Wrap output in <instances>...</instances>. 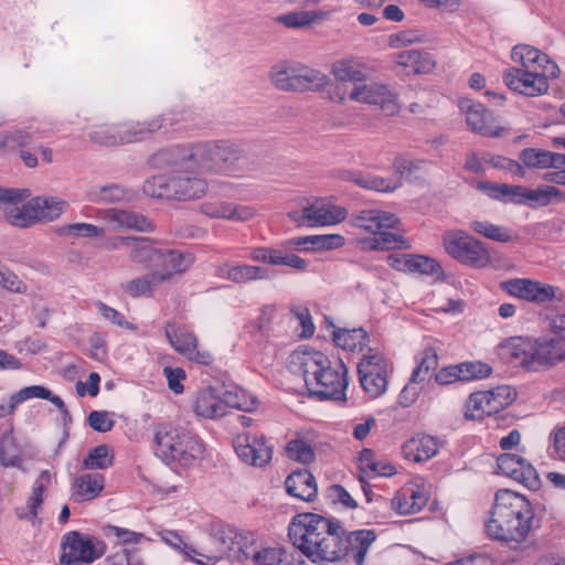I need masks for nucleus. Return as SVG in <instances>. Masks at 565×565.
I'll use <instances>...</instances> for the list:
<instances>
[{
    "instance_id": "nucleus-60",
    "label": "nucleus",
    "mask_w": 565,
    "mask_h": 565,
    "mask_svg": "<svg viewBox=\"0 0 565 565\" xmlns=\"http://www.w3.org/2000/svg\"><path fill=\"white\" fill-rule=\"evenodd\" d=\"M440 271V265L435 259L411 254L408 273L438 275Z\"/></svg>"
},
{
    "instance_id": "nucleus-17",
    "label": "nucleus",
    "mask_w": 565,
    "mask_h": 565,
    "mask_svg": "<svg viewBox=\"0 0 565 565\" xmlns=\"http://www.w3.org/2000/svg\"><path fill=\"white\" fill-rule=\"evenodd\" d=\"M547 71L508 70L503 79L507 86L525 96H540L548 90L547 78L551 77Z\"/></svg>"
},
{
    "instance_id": "nucleus-31",
    "label": "nucleus",
    "mask_w": 565,
    "mask_h": 565,
    "mask_svg": "<svg viewBox=\"0 0 565 565\" xmlns=\"http://www.w3.org/2000/svg\"><path fill=\"white\" fill-rule=\"evenodd\" d=\"M331 74L342 89V95H347L351 87L359 86L366 79V74L361 65L352 60L337 61L331 68Z\"/></svg>"
},
{
    "instance_id": "nucleus-3",
    "label": "nucleus",
    "mask_w": 565,
    "mask_h": 565,
    "mask_svg": "<svg viewBox=\"0 0 565 565\" xmlns=\"http://www.w3.org/2000/svg\"><path fill=\"white\" fill-rule=\"evenodd\" d=\"M288 369L303 377L311 396L334 401L345 397L348 369L342 361H331L322 352L303 349L289 355Z\"/></svg>"
},
{
    "instance_id": "nucleus-27",
    "label": "nucleus",
    "mask_w": 565,
    "mask_h": 565,
    "mask_svg": "<svg viewBox=\"0 0 565 565\" xmlns=\"http://www.w3.org/2000/svg\"><path fill=\"white\" fill-rule=\"evenodd\" d=\"M201 212L212 218H222L234 222H244L255 215V211L247 205H239L224 201H207L200 206Z\"/></svg>"
},
{
    "instance_id": "nucleus-4",
    "label": "nucleus",
    "mask_w": 565,
    "mask_h": 565,
    "mask_svg": "<svg viewBox=\"0 0 565 565\" xmlns=\"http://www.w3.org/2000/svg\"><path fill=\"white\" fill-rule=\"evenodd\" d=\"M533 519V507L525 495L500 489L495 492L486 531L494 540L520 544L529 536Z\"/></svg>"
},
{
    "instance_id": "nucleus-52",
    "label": "nucleus",
    "mask_w": 565,
    "mask_h": 565,
    "mask_svg": "<svg viewBox=\"0 0 565 565\" xmlns=\"http://www.w3.org/2000/svg\"><path fill=\"white\" fill-rule=\"evenodd\" d=\"M256 558L257 565H296L295 553L279 547L265 548Z\"/></svg>"
},
{
    "instance_id": "nucleus-39",
    "label": "nucleus",
    "mask_w": 565,
    "mask_h": 565,
    "mask_svg": "<svg viewBox=\"0 0 565 565\" xmlns=\"http://www.w3.org/2000/svg\"><path fill=\"white\" fill-rule=\"evenodd\" d=\"M521 162L530 169H548L565 166V154L527 148L520 153Z\"/></svg>"
},
{
    "instance_id": "nucleus-7",
    "label": "nucleus",
    "mask_w": 565,
    "mask_h": 565,
    "mask_svg": "<svg viewBox=\"0 0 565 565\" xmlns=\"http://www.w3.org/2000/svg\"><path fill=\"white\" fill-rule=\"evenodd\" d=\"M398 217L391 212L381 210L362 211L356 216L354 226L372 234V236L359 238L358 246L365 252L409 248L411 244L406 238L390 232L398 225Z\"/></svg>"
},
{
    "instance_id": "nucleus-47",
    "label": "nucleus",
    "mask_w": 565,
    "mask_h": 565,
    "mask_svg": "<svg viewBox=\"0 0 565 565\" xmlns=\"http://www.w3.org/2000/svg\"><path fill=\"white\" fill-rule=\"evenodd\" d=\"M225 411L227 407L252 412L256 408V399L241 387L227 390L222 395Z\"/></svg>"
},
{
    "instance_id": "nucleus-56",
    "label": "nucleus",
    "mask_w": 565,
    "mask_h": 565,
    "mask_svg": "<svg viewBox=\"0 0 565 565\" xmlns=\"http://www.w3.org/2000/svg\"><path fill=\"white\" fill-rule=\"evenodd\" d=\"M471 228L476 233L495 242L507 243L511 241V234L508 228L487 221H473L471 222Z\"/></svg>"
},
{
    "instance_id": "nucleus-48",
    "label": "nucleus",
    "mask_w": 565,
    "mask_h": 565,
    "mask_svg": "<svg viewBox=\"0 0 565 565\" xmlns=\"http://www.w3.org/2000/svg\"><path fill=\"white\" fill-rule=\"evenodd\" d=\"M103 532L106 537H114L117 544L125 546L139 545L143 542L150 541L143 533L135 532L117 525H106L104 526Z\"/></svg>"
},
{
    "instance_id": "nucleus-26",
    "label": "nucleus",
    "mask_w": 565,
    "mask_h": 565,
    "mask_svg": "<svg viewBox=\"0 0 565 565\" xmlns=\"http://www.w3.org/2000/svg\"><path fill=\"white\" fill-rule=\"evenodd\" d=\"M215 275L218 278L239 285L270 278L268 269L264 267L246 264L231 265L228 263L217 265Z\"/></svg>"
},
{
    "instance_id": "nucleus-29",
    "label": "nucleus",
    "mask_w": 565,
    "mask_h": 565,
    "mask_svg": "<svg viewBox=\"0 0 565 565\" xmlns=\"http://www.w3.org/2000/svg\"><path fill=\"white\" fill-rule=\"evenodd\" d=\"M288 494L305 502H311L317 498L318 487L313 475L309 470H296L285 481Z\"/></svg>"
},
{
    "instance_id": "nucleus-36",
    "label": "nucleus",
    "mask_w": 565,
    "mask_h": 565,
    "mask_svg": "<svg viewBox=\"0 0 565 565\" xmlns=\"http://www.w3.org/2000/svg\"><path fill=\"white\" fill-rule=\"evenodd\" d=\"M328 84V77L322 72L306 65H292V90H318Z\"/></svg>"
},
{
    "instance_id": "nucleus-9",
    "label": "nucleus",
    "mask_w": 565,
    "mask_h": 565,
    "mask_svg": "<svg viewBox=\"0 0 565 565\" xmlns=\"http://www.w3.org/2000/svg\"><path fill=\"white\" fill-rule=\"evenodd\" d=\"M443 243L446 252L465 265L484 268L492 262L487 246L463 231L446 232Z\"/></svg>"
},
{
    "instance_id": "nucleus-44",
    "label": "nucleus",
    "mask_w": 565,
    "mask_h": 565,
    "mask_svg": "<svg viewBox=\"0 0 565 565\" xmlns=\"http://www.w3.org/2000/svg\"><path fill=\"white\" fill-rule=\"evenodd\" d=\"M438 366V355L433 348L424 349L418 356L417 366L412 377L414 382L425 383L428 381Z\"/></svg>"
},
{
    "instance_id": "nucleus-40",
    "label": "nucleus",
    "mask_w": 565,
    "mask_h": 565,
    "mask_svg": "<svg viewBox=\"0 0 565 565\" xmlns=\"http://www.w3.org/2000/svg\"><path fill=\"white\" fill-rule=\"evenodd\" d=\"M127 256L134 264L152 268L159 256V248L151 238L134 236Z\"/></svg>"
},
{
    "instance_id": "nucleus-35",
    "label": "nucleus",
    "mask_w": 565,
    "mask_h": 565,
    "mask_svg": "<svg viewBox=\"0 0 565 565\" xmlns=\"http://www.w3.org/2000/svg\"><path fill=\"white\" fill-rule=\"evenodd\" d=\"M106 218L118 230H132L137 232H152L151 221L142 214L129 210L109 209Z\"/></svg>"
},
{
    "instance_id": "nucleus-50",
    "label": "nucleus",
    "mask_w": 565,
    "mask_h": 565,
    "mask_svg": "<svg viewBox=\"0 0 565 565\" xmlns=\"http://www.w3.org/2000/svg\"><path fill=\"white\" fill-rule=\"evenodd\" d=\"M356 184L364 189L374 190L377 192L390 193L402 186L401 179L383 178V177H358L353 180Z\"/></svg>"
},
{
    "instance_id": "nucleus-58",
    "label": "nucleus",
    "mask_w": 565,
    "mask_h": 565,
    "mask_svg": "<svg viewBox=\"0 0 565 565\" xmlns=\"http://www.w3.org/2000/svg\"><path fill=\"white\" fill-rule=\"evenodd\" d=\"M527 199L529 201L545 206L553 200L565 201V192L554 185H541L534 190L529 189Z\"/></svg>"
},
{
    "instance_id": "nucleus-14",
    "label": "nucleus",
    "mask_w": 565,
    "mask_h": 565,
    "mask_svg": "<svg viewBox=\"0 0 565 565\" xmlns=\"http://www.w3.org/2000/svg\"><path fill=\"white\" fill-rule=\"evenodd\" d=\"M510 296L534 303L564 301V292L555 286L527 278H514L501 284Z\"/></svg>"
},
{
    "instance_id": "nucleus-46",
    "label": "nucleus",
    "mask_w": 565,
    "mask_h": 565,
    "mask_svg": "<svg viewBox=\"0 0 565 565\" xmlns=\"http://www.w3.org/2000/svg\"><path fill=\"white\" fill-rule=\"evenodd\" d=\"M161 285L156 275L151 271L141 277L131 279L122 285V290L130 297L151 296Z\"/></svg>"
},
{
    "instance_id": "nucleus-11",
    "label": "nucleus",
    "mask_w": 565,
    "mask_h": 565,
    "mask_svg": "<svg viewBox=\"0 0 565 565\" xmlns=\"http://www.w3.org/2000/svg\"><path fill=\"white\" fill-rule=\"evenodd\" d=\"M62 550V564H90L105 554L106 544L97 537L73 531L64 535Z\"/></svg>"
},
{
    "instance_id": "nucleus-2",
    "label": "nucleus",
    "mask_w": 565,
    "mask_h": 565,
    "mask_svg": "<svg viewBox=\"0 0 565 565\" xmlns=\"http://www.w3.org/2000/svg\"><path fill=\"white\" fill-rule=\"evenodd\" d=\"M341 524L316 513H299L288 526L292 545L313 564L341 563Z\"/></svg>"
},
{
    "instance_id": "nucleus-1",
    "label": "nucleus",
    "mask_w": 565,
    "mask_h": 565,
    "mask_svg": "<svg viewBox=\"0 0 565 565\" xmlns=\"http://www.w3.org/2000/svg\"><path fill=\"white\" fill-rule=\"evenodd\" d=\"M243 151L228 140H211L199 143L177 145L159 150L152 156L156 168H178L213 174H233L238 170Z\"/></svg>"
},
{
    "instance_id": "nucleus-59",
    "label": "nucleus",
    "mask_w": 565,
    "mask_h": 565,
    "mask_svg": "<svg viewBox=\"0 0 565 565\" xmlns=\"http://www.w3.org/2000/svg\"><path fill=\"white\" fill-rule=\"evenodd\" d=\"M228 550L233 557L237 558L238 561L248 559L252 557L255 561V564L257 565V558L256 555L260 554V552H256L253 544L247 541V537L243 536L242 534H236L234 539L232 540L231 546H228Z\"/></svg>"
},
{
    "instance_id": "nucleus-13",
    "label": "nucleus",
    "mask_w": 565,
    "mask_h": 565,
    "mask_svg": "<svg viewBox=\"0 0 565 565\" xmlns=\"http://www.w3.org/2000/svg\"><path fill=\"white\" fill-rule=\"evenodd\" d=\"M359 380L364 392L376 398L387 388L388 363L384 355L370 350L358 364Z\"/></svg>"
},
{
    "instance_id": "nucleus-37",
    "label": "nucleus",
    "mask_w": 565,
    "mask_h": 565,
    "mask_svg": "<svg viewBox=\"0 0 565 565\" xmlns=\"http://www.w3.org/2000/svg\"><path fill=\"white\" fill-rule=\"evenodd\" d=\"M478 189L489 198L501 200L505 203L524 204L529 202V189L521 185L494 184L480 182Z\"/></svg>"
},
{
    "instance_id": "nucleus-55",
    "label": "nucleus",
    "mask_w": 565,
    "mask_h": 565,
    "mask_svg": "<svg viewBox=\"0 0 565 565\" xmlns=\"http://www.w3.org/2000/svg\"><path fill=\"white\" fill-rule=\"evenodd\" d=\"M311 244L317 249H335L345 244V239L340 234L311 235L297 241V246Z\"/></svg>"
},
{
    "instance_id": "nucleus-54",
    "label": "nucleus",
    "mask_w": 565,
    "mask_h": 565,
    "mask_svg": "<svg viewBox=\"0 0 565 565\" xmlns=\"http://www.w3.org/2000/svg\"><path fill=\"white\" fill-rule=\"evenodd\" d=\"M58 234L70 238H93L104 235V230L89 223H73L60 227Z\"/></svg>"
},
{
    "instance_id": "nucleus-45",
    "label": "nucleus",
    "mask_w": 565,
    "mask_h": 565,
    "mask_svg": "<svg viewBox=\"0 0 565 565\" xmlns=\"http://www.w3.org/2000/svg\"><path fill=\"white\" fill-rule=\"evenodd\" d=\"M286 456L301 465H310L316 459L313 447L301 437L290 439L285 447Z\"/></svg>"
},
{
    "instance_id": "nucleus-30",
    "label": "nucleus",
    "mask_w": 565,
    "mask_h": 565,
    "mask_svg": "<svg viewBox=\"0 0 565 565\" xmlns=\"http://www.w3.org/2000/svg\"><path fill=\"white\" fill-rule=\"evenodd\" d=\"M105 488V477L98 472H86L77 476L72 486V498L76 502L96 499Z\"/></svg>"
},
{
    "instance_id": "nucleus-42",
    "label": "nucleus",
    "mask_w": 565,
    "mask_h": 565,
    "mask_svg": "<svg viewBox=\"0 0 565 565\" xmlns=\"http://www.w3.org/2000/svg\"><path fill=\"white\" fill-rule=\"evenodd\" d=\"M337 347L347 351H362L367 345V333L364 329H339L333 331Z\"/></svg>"
},
{
    "instance_id": "nucleus-19",
    "label": "nucleus",
    "mask_w": 565,
    "mask_h": 565,
    "mask_svg": "<svg viewBox=\"0 0 565 565\" xmlns=\"http://www.w3.org/2000/svg\"><path fill=\"white\" fill-rule=\"evenodd\" d=\"M500 473L522 483L531 490H537L541 480L530 461L515 454H503L497 460Z\"/></svg>"
},
{
    "instance_id": "nucleus-22",
    "label": "nucleus",
    "mask_w": 565,
    "mask_h": 565,
    "mask_svg": "<svg viewBox=\"0 0 565 565\" xmlns=\"http://www.w3.org/2000/svg\"><path fill=\"white\" fill-rule=\"evenodd\" d=\"M429 495V486L423 480L411 482L394 495L391 503L392 509L399 514L417 513L427 504Z\"/></svg>"
},
{
    "instance_id": "nucleus-33",
    "label": "nucleus",
    "mask_w": 565,
    "mask_h": 565,
    "mask_svg": "<svg viewBox=\"0 0 565 565\" xmlns=\"http://www.w3.org/2000/svg\"><path fill=\"white\" fill-rule=\"evenodd\" d=\"M490 369L482 363H461L440 370L436 373V382L447 385L456 381H468L489 374Z\"/></svg>"
},
{
    "instance_id": "nucleus-32",
    "label": "nucleus",
    "mask_w": 565,
    "mask_h": 565,
    "mask_svg": "<svg viewBox=\"0 0 565 565\" xmlns=\"http://www.w3.org/2000/svg\"><path fill=\"white\" fill-rule=\"evenodd\" d=\"M402 452L408 461H427L438 452V441L429 435H417L404 443Z\"/></svg>"
},
{
    "instance_id": "nucleus-57",
    "label": "nucleus",
    "mask_w": 565,
    "mask_h": 565,
    "mask_svg": "<svg viewBox=\"0 0 565 565\" xmlns=\"http://www.w3.org/2000/svg\"><path fill=\"white\" fill-rule=\"evenodd\" d=\"M0 461L6 467H19L21 463L20 450L11 434H6L0 439Z\"/></svg>"
},
{
    "instance_id": "nucleus-28",
    "label": "nucleus",
    "mask_w": 565,
    "mask_h": 565,
    "mask_svg": "<svg viewBox=\"0 0 565 565\" xmlns=\"http://www.w3.org/2000/svg\"><path fill=\"white\" fill-rule=\"evenodd\" d=\"M158 535L167 545L179 551L200 565H213L218 559V555L215 553L203 552L188 544L175 531L162 530Z\"/></svg>"
},
{
    "instance_id": "nucleus-49",
    "label": "nucleus",
    "mask_w": 565,
    "mask_h": 565,
    "mask_svg": "<svg viewBox=\"0 0 565 565\" xmlns=\"http://www.w3.org/2000/svg\"><path fill=\"white\" fill-rule=\"evenodd\" d=\"M426 162L424 160L414 159L406 154H398L393 161V169L401 179L411 180L417 178L424 170Z\"/></svg>"
},
{
    "instance_id": "nucleus-6",
    "label": "nucleus",
    "mask_w": 565,
    "mask_h": 565,
    "mask_svg": "<svg viewBox=\"0 0 565 565\" xmlns=\"http://www.w3.org/2000/svg\"><path fill=\"white\" fill-rule=\"evenodd\" d=\"M156 454L162 460L192 467L200 462L205 452L203 441L190 430L163 424L154 433Z\"/></svg>"
},
{
    "instance_id": "nucleus-64",
    "label": "nucleus",
    "mask_w": 565,
    "mask_h": 565,
    "mask_svg": "<svg viewBox=\"0 0 565 565\" xmlns=\"http://www.w3.org/2000/svg\"><path fill=\"white\" fill-rule=\"evenodd\" d=\"M375 455L370 449H363L359 456L360 481L364 482L365 479L373 478L375 466Z\"/></svg>"
},
{
    "instance_id": "nucleus-21",
    "label": "nucleus",
    "mask_w": 565,
    "mask_h": 565,
    "mask_svg": "<svg viewBox=\"0 0 565 565\" xmlns=\"http://www.w3.org/2000/svg\"><path fill=\"white\" fill-rule=\"evenodd\" d=\"M459 108L472 131L487 137H500L502 135L503 128L495 122L493 116L480 103L462 98L459 100Z\"/></svg>"
},
{
    "instance_id": "nucleus-23",
    "label": "nucleus",
    "mask_w": 565,
    "mask_h": 565,
    "mask_svg": "<svg viewBox=\"0 0 565 565\" xmlns=\"http://www.w3.org/2000/svg\"><path fill=\"white\" fill-rule=\"evenodd\" d=\"M511 57L518 67L512 70H529V71H547L551 77H556L559 70L557 65L552 62L548 56L536 47L526 44L515 45L512 50Z\"/></svg>"
},
{
    "instance_id": "nucleus-51",
    "label": "nucleus",
    "mask_w": 565,
    "mask_h": 565,
    "mask_svg": "<svg viewBox=\"0 0 565 565\" xmlns=\"http://www.w3.org/2000/svg\"><path fill=\"white\" fill-rule=\"evenodd\" d=\"M167 337L175 351L184 356H188L198 345L196 337L185 329L167 330Z\"/></svg>"
},
{
    "instance_id": "nucleus-10",
    "label": "nucleus",
    "mask_w": 565,
    "mask_h": 565,
    "mask_svg": "<svg viewBox=\"0 0 565 565\" xmlns=\"http://www.w3.org/2000/svg\"><path fill=\"white\" fill-rule=\"evenodd\" d=\"M340 100L374 105L386 116H394L401 109L397 94L392 88L377 82L367 83L366 79L359 86L351 87L347 95H340Z\"/></svg>"
},
{
    "instance_id": "nucleus-12",
    "label": "nucleus",
    "mask_w": 565,
    "mask_h": 565,
    "mask_svg": "<svg viewBox=\"0 0 565 565\" xmlns=\"http://www.w3.org/2000/svg\"><path fill=\"white\" fill-rule=\"evenodd\" d=\"M515 398L511 386L501 385L490 391L472 393L465 404V415L468 419H482L509 406Z\"/></svg>"
},
{
    "instance_id": "nucleus-41",
    "label": "nucleus",
    "mask_w": 565,
    "mask_h": 565,
    "mask_svg": "<svg viewBox=\"0 0 565 565\" xmlns=\"http://www.w3.org/2000/svg\"><path fill=\"white\" fill-rule=\"evenodd\" d=\"M565 358V342L555 335L548 339L535 340V363L555 364Z\"/></svg>"
},
{
    "instance_id": "nucleus-53",
    "label": "nucleus",
    "mask_w": 565,
    "mask_h": 565,
    "mask_svg": "<svg viewBox=\"0 0 565 565\" xmlns=\"http://www.w3.org/2000/svg\"><path fill=\"white\" fill-rule=\"evenodd\" d=\"M113 454L106 445L93 448L83 460V467L88 470H103L113 465Z\"/></svg>"
},
{
    "instance_id": "nucleus-63",
    "label": "nucleus",
    "mask_w": 565,
    "mask_h": 565,
    "mask_svg": "<svg viewBox=\"0 0 565 565\" xmlns=\"http://www.w3.org/2000/svg\"><path fill=\"white\" fill-rule=\"evenodd\" d=\"M425 42V35L417 32V31H402L396 34H393L390 36L388 43L390 46L399 49L403 46L412 45L415 43H424Z\"/></svg>"
},
{
    "instance_id": "nucleus-25",
    "label": "nucleus",
    "mask_w": 565,
    "mask_h": 565,
    "mask_svg": "<svg viewBox=\"0 0 565 565\" xmlns=\"http://www.w3.org/2000/svg\"><path fill=\"white\" fill-rule=\"evenodd\" d=\"M303 218L311 226H330L347 217V210L330 202L317 201L302 210Z\"/></svg>"
},
{
    "instance_id": "nucleus-34",
    "label": "nucleus",
    "mask_w": 565,
    "mask_h": 565,
    "mask_svg": "<svg viewBox=\"0 0 565 565\" xmlns=\"http://www.w3.org/2000/svg\"><path fill=\"white\" fill-rule=\"evenodd\" d=\"M192 407L196 416L205 419H215L226 414L222 396L212 387L200 391Z\"/></svg>"
},
{
    "instance_id": "nucleus-38",
    "label": "nucleus",
    "mask_w": 565,
    "mask_h": 565,
    "mask_svg": "<svg viewBox=\"0 0 565 565\" xmlns=\"http://www.w3.org/2000/svg\"><path fill=\"white\" fill-rule=\"evenodd\" d=\"M394 62L406 74L429 73L435 67V61L428 53L417 50H406L394 55Z\"/></svg>"
},
{
    "instance_id": "nucleus-62",
    "label": "nucleus",
    "mask_w": 565,
    "mask_h": 565,
    "mask_svg": "<svg viewBox=\"0 0 565 565\" xmlns=\"http://www.w3.org/2000/svg\"><path fill=\"white\" fill-rule=\"evenodd\" d=\"M291 313L300 328V337L303 339L312 337L316 328L308 308L292 309Z\"/></svg>"
},
{
    "instance_id": "nucleus-18",
    "label": "nucleus",
    "mask_w": 565,
    "mask_h": 565,
    "mask_svg": "<svg viewBox=\"0 0 565 565\" xmlns=\"http://www.w3.org/2000/svg\"><path fill=\"white\" fill-rule=\"evenodd\" d=\"M341 537V562L351 557L356 565H364L365 556L377 535L374 530L361 529L355 531L340 530Z\"/></svg>"
},
{
    "instance_id": "nucleus-61",
    "label": "nucleus",
    "mask_w": 565,
    "mask_h": 565,
    "mask_svg": "<svg viewBox=\"0 0 565 565\" xmlns=\"http://www.w3.org/2000/svg\"><path fill=\"white\" fill-rule=\"evenodd\" d=\"M0 286L14 294H24L28 289L19 276L0 262Z\"/></svg>"
},
{
    "instance_id": "nucleus-43",
    "label": "nucleus",
    "mask_w": 565,
    "mask_h": 565,
    "mask_svg": "<svg viewBox=\"0 0 565 565\" xmlns=\"http://www.w3.org/2000/svg\"><path fill=\"white\" fill-rule=\"evenodd\" d=\"M128 191L115 183L106 185H94L87 192V198L93 203H115L125 200Z\"/></svg>"
},
{
    "instance_id": "nucleus-8",
    "label": "nucleus",
    "mask_w": 565,
    "mask_h": 565,
    "mask_svg": "<svg viewBox=\"0 0 565 565\" xmlns=\"http://www.w3.org/2000/svg\"><path fill=\"white\" fill-rule=\"evenodd\" d=\"M174 169L177 174H161L148 179L142 186L145 194L179 201L199 200L206 194L207 182L194 174L195 171Z\"/></svg>"
},
{
    "instance_id": "nucleus-15",
    "label": "nucleus",
    "mask_w": 565,
    "mask_h": 565,
    "mask_svg": "<svg viewBox=\"0 0 565 565\" xmlns=\"http://www.w3.org/2000/svg\"><path fill=\"white\" fill-rule=\"evenodd\" d=\"M161 128V121L153 119L149 122L137 124L131 130L118 132V130L108 125L95 127L89 134V138L106 147H113L122 143H129L141 140L146 135L157 131Z\"/></svg>"
},
{
    "instance_id": "nucleus-16",
    "label": "nucleus",
    "mask_w": 565,
    "mask_h": 565,
    "mask_svg": "<svg viewBox=\"0 0 565 565\" xmlns=\"http://www.w3.org/2000/svg\"><path fill=\"white\" fill-rule=\"evenodd\" d=\"M237 456L247 465L266 466L273 457V449L264 436L250 433L237 434L233 440Z\"/></svg>"
},
{
    "instance_id": "nucleus-20",
    "label": "nucleus",
    "mask_w": 565,
    "mask_h": 565,
    "mask_svg": "<svg viewBox=\"0 0 565 565\" xmlns=\"http://www.w3.org/2000/svg\"><path fill=\"white\" fill-rule=\"evenodd\" d=\"M194 258L190 253L178 249L159 248V256L152 267V273L161 282L170 281L175 276L185 273L193 264Z\"/></svg>"
},
{
    "instance_id": "nucleus-24",
    "label": "nucleus",
    "mask_w": 565,
    "mask_h": 565,
    "mask_svg": "<svg viewBox=\"0 0 565 565\" xmlns=\"http://www.w3.org/2000/svg\"><path fill=\"white\" fill-rule=\"evenodd\" d=\"M502 359L514 365L529 366L535 363V340L513 337L500 345Z\"/></svg>"
},
{
    "instance_id": "nucleus-5",
    "label": "nucleus",
    "mask_w": 565,
    "mask_h": 565,
    "mask_svg": "<svg viewBox=\"0 0 565 565\" xmlns=\"http://www.w3.org/2000/svg\"><path fill=\"white\" fill-rule=\"evenodd\" d=\"M67 202L57 196H35L26 202L17 190L0 189V211L13 226L25 228L58 218Z\"/></svg>"
}]
</instances>
